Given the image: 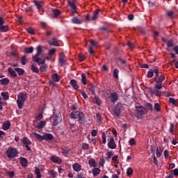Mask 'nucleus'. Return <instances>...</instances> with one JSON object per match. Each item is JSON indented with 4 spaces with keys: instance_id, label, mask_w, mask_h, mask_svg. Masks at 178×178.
<instances>
[{
    "instance_id": "obj_1",
    "label": "nucleus",
    "mask_w": 178,
    "mask_h": 178,
    "mask_svg": "<svg viewBox=\"0 0 178 178\" xmlns=\"http://www.w3.org/2000/svg\"><path fill=\"white\" fill-rule=\"evenodd\" d=\"M36 49L37 54L33 56V60L38 63V65H44V63H45V58L41 59L39 58L40 55L42 53V47H41V45H38Z\"/></svg>"
},
{
    "instance_id": "obj_2",
    "label": "nucleus",
    "mask_w": 178,
    "mask_h": 178,
    "mask_svg": "<svg viewBox=\"0 0 178 178\" xmlns=\"http://www.w3.org/2000/svg\"><path fill=\"white\" fill-rule=\"evenodd\" d=\"M70 116L71 119H78V122L80 123V124H83V122L86 120L84 113L81 111H73Z\"/></svg>"
},
{
    "instance_id": "obj_3",
    "label": "nucleus",
    "mask_w": 178,
    "mask_h": 178,
    "mask_svg": "<svg viewBox=\"0 0 178 178\" xmlns=\"http://www.w3.org/2000/svg\"><path fill=\"white\" fill-rule=\"evenodd\" d=\"M27 99V95L24 93H19L18 95V98L17 99V104L18 105L19 109H22L23 108V105H24V102Z\"/></svg>"
},
{
    "instance_id": "obj_4",
    "label": "nucleus",
    "mask_w": 178,
    "mask_h": 178,
    "mask_svg": "<svg viewBox=\"0 0 178 178\" xmlns=\"http://www.w3.org/2000/svg\"><path fill=\"white\" fill-rule=\"evenodd\" d=\"M19 152H17V149L13 147H8L6 151V154L8 158H15L17 156Z\"/></svg>"
},
{
    "instance_id": "obj_5",
    "label": "nucleus",
    "mask_w": 178,
    "mask_h": 178,
    "mask_svg": "<svg viewBox=\"0 0 178 178\" xmlns=\"http://www.w3.org/2000/svg\"><path fill=\"white\" fill-rule=\"evenodd\" d=\"M162 87L163 86L155 85L154 89L150 90L151 94H154V95H156V97H161V95H162V92L161 91Z\"/></svg>"
},
{
    "instance_id": "obj_6",
    "label": "nucleus",
    "mask_w": 178,
    "mask_h": 178,
    "mask_svg": "<svg viewBox=\"0 0 178 178\" xmlns=\"http://www.w3.org/2000/svg\"><path fill=\"white\" fill-rule=\"evenodd\" d=\"M22 144L24 145L26 151H31V148L29 145H31V140L27 137H24L22 140Z\"/></svg>"
},
{
    "instance_id": "obj_7",
    "label": "nucleus",
    "mask_w": 178,
    "mask_h": 178,
    "mask_svg": "<svg viewBox=\"0 0 178 178\" xmlns=\"http://www.w3.org/2000/svg\"><path fill=\"white\" fill-rule=\"evenodd\" d=\"M165 76L163 75H160L159 76H156L154 79V81L156 83L155 86H158L159 87H163L162 86V83H163V81H165Z\"/></svg>"
},
{
    "instance_id": "obj_8",
    "label": "nucleus",
    "mask_w": 178,
    "mask_h": 178,
    "mask_svg": "<svg viewBox=\"0 0 178 178\" xmlns=\"http://www.w3.org/2000/svg\"><path fill=\"white\" fill-rule=\"evenodd\" d=\"M136 113L140 116H143V115H145L148 112V111L145 108V107L141 106H136Z\"/></svg>"
},
{
    "instance_id": "obj_9",
    "label": "nucleus",
    "mask_w": 178,
    "mask_h": 178,
    "mask_svg": "<svg viewBox=\"0 0 178 178\" xmlns=\"http://www.w3.org/2000/svg\"><path fill=\"white\" fill-rule=\"evenodd\" d=\"M51 119L52 120V123L54 124V126H56L58 124H59V123H60V122H62V117H60V115H54L53 116L51 117Z\"/></svg>"
},
{
    "instance_id": "obj_10",
    "label": "nucleus",
    "mask_w": 178,
    "mask_h": 178,
    "mask_svg": "<svg viewBox=\"0 0 178 178\" xmlns=\"http://www.w3.org/2000/svg\"><path fill=\"white\" fill-rule=\"evenodd\" d=\"M109 98H111V102L115 104L119 99V96L118 95V92H111L109 95Z\"/></svg>"
},
{
    "instance_id": "obj_11",
    "label": "nucleus",
    "mask_w": 178,
    "mask_h": 178,
    "mask_svg": "<svg viewBox=\"0 0 178 178\" xmlns=\"http://www.w3.org/2000/svg\"><path fill=\"white\" fill-rule=\"evenodd\" d=\"M108 147L111 149H116V143H115V139L111 138L108 142Z\"/></svg>"
},
{
    "instance_id": "obj_12",
    "label": "nucleus",
    "mask_w": 178,
    "mask_h": 178,
    "mask_svg": "<svg viewBox=\"0 0 178 178\" xmlns=\"http://www.w3.org/2000/svg\"><path fill=\"white\" fill-rule=\"evenodd\" d=\"M121 109L122 106L120 104H117L113 109L114 115H115V116H120L122 112Z\"/></svg>"
},
{
    "instance_id": "obj_13",
    "label": "nucleus",
    "mask_w": 178,
    "mask_h": 178,
    "mask_svg": "<svg viewBox=\"0 0 178 178\" xmlns=\"http://www.w3.org/2000/svg\"><path fill=\"white\" fill-rule=\"evenodd\" d=\"M51 162H54V163H58V165H60L62 163V159L56 156H52L50 158Z\"/></svg>"
},
{
    "instance_id": "obj_14",
    "label": "nucleus",
    "mask_w": 178,
    "mask_h": 178,
    "mask_svg": "<svg viewBox=\"0 0 178 178\" xmlns=\"http://www.w3.org/2000/svg\"><path fill=\"white\" fill-rule=\"evenodd\" d=\"M1 129L5 131H8L10 129V121L7 120L2 124Z\"/></svg>"
},
{
    "instance_id": "obj_15",
    "label": "nucleus",
    "mask_w": 178,
    "mask_h": 178,
    "mask_svg": "<svg viewBox=\"0 0 178 178\" xmlns=\"http://www.w3.org/2000/svg\"><path fill=\"white\" fill-rule=\"evenodd\" d=\"M19 161L22 168H27V159L24 157H19Z\"/></svg>"
},
{
    "instance_id": "obj_16",
    "label": "nucleus",
    "mask_w": 178,
    "mask_h": 178,
    "mask_svg": "<svg viewBox=\"0 0 178 178\" xmlns=\"http://www.w3.org/2000/svg\"><path fill=\"white\" fill-rule=\"evenodd\" d=\"M59 63L60 64V66H63L65 65V62H66V60H65V54L62 53L59 55Z\"/></svg>"
},
{
    "instance_id": "obj_17",
    "label": "nucleus",
    "mask_w": 178,
    "mask_h": 178,
    "mask_svg": "<svg viewBox=\"0 0 178 178\" xmlns=\"http://www.w3.org/2000/svg\"><path fill=\"white\" fill-rule=\"evenodd\" d=\"M43 140H45L46 141L54 140V136L51 134H44L43 135Z\"/></svg>"
},
{
    "instance_id": "obj_18",
    "label": "nucleus",
    "mask_w": 178,
    "mask_h": 178,
    "mask_svg": "<svg viewBox=\"0 0 178 178\" xmlns=\"http://www.w3.org/2000/svg\"><path fill=\"white\" fill-rule=\"evenodd\" d=\"M72 168L74 172H80V170H81V166L79 163H75L74 164H73Z\"/></svg>"
},
{
    "instance_id": "obj_19",
    "label": "nucleus",
    "mask_w": 178,
    "mask_h": 178,
    "mask_svg": "<svg viewBox=\"0 0 178 178\" xmlns=\"http://www.w3.org/2000/svg\"><path fill=\"white\" fill-rule=\"evenodd\" d=\"M162 152H163V147H158L156 148V155L157 158H161V155H162Z\"/></svg>"
},
{
    "instance_id": "obj_20",
    "label": "nucleus",
    "mask_w": 178,
    "mask_h": 178,
    "mask_svg": "<svg viewBox=\"0 0 178 178\" xmlns=\"http://www.w3.org/2000/svg\"><path fill=\"white\" fill-rule=\"evenodd\" d=\"M70 84L73 87L74 90H79V85H77V81L74 79L70 81Z\"/></svg>"
},
{
    "instance_id": "obj_21",
    "label": "nucleus",
    "mask_w": 178,
    "mask_h": 178,
    "mask_svg": "<svg viewBox=\"0 0 178 178\" xmlns=\"http://www.w3.org/2000/svg\"><path fill=\"white\" fill-rule=\"evenodd\" d=\"M10 81L8 78H4V79L0 80V83L2 86H8V84H9Z\"/></svg>"
},
{
    "instance_id": "obj_22",
    "label": "nucleus",
    "mask_w": 178,
    "mask_h": 178,
    "mask_svg": "<svg viewBox=\"0 0 178 178\" xmlns=\"http://www.w3.org/2000/svg\"><path fill=\"white\" fill-rule=\"evenodd\" d=\"M51 79L53 81H55V83H58L60 80V77L58 74H54V75H52Z\"/></svg>"
},
{
    "instance_id": "obj_23",
    "label": "nucleus",
    "mask_w": 178,
    "mask_h": 178,
    "mask_svg": "<svg viewBox=\"0 0 178 178\" xmlns=\"http://www.w3.org/2000/svg\"><path fill=\"white\" fill-rule=\"evenodd\" d=\"M8 70V72L10 73V75L11 76V77H17V74H16V72H15V70H13V68L9 67Z\"/></svg>"
},
{
    "instance_id": "obj_24",
    "label": "nucleus",
    "mask_w": 178,
    "mask_h": 178,
    "mask_svg": "<svg viewBox=\"0 0 178 178\" xmlns=\"http://www.w3.org/2000/svg\"><path fill=\"white\" fill-rule=\"evenodd\" d=\"M88 164L91 168H95L97 166V162H95V159H93L88 161Z\"/></svg>"
},
{
    "instance_id": "obj_25",
    "label": "nucleus",
    "mask_w": 178,
    "mask_h": 178,
    "mask_svg": "<svg viewBox=\"0 0 178 178\" xmlns=\"http://www.w3.org/2000/svg\"><path fill=\"white\" fill-rule=\"evenodd\" d=\"M93 176H98L101 173V170L98 168H94L92 170Z\"/></svg>"
},
{
    "instance_id": "obj_26",
    "label": "nucleus",
    "mask_w": 178,
    "mask_h": 178,
    "mask_svg": "<svg viewBox=\"0 0 178 178\" xmlns=\"http://www.w3.org/2000/svg\"><path fill=\"white\" fill-rule=\"evenodd\" d=\"M52 12H53V17L54 18L58 17L59 15H60V11L58 9H52Z\"/></svg>"
},
{
    "instance_id": "obj_27",
    "label": "nucleus",
    "mask_w": 178,
    "mask_h": 178,
    "mask_svg": "<svg viewBox=\"0 0 178 178\" xmlns=\"http://www.w3.org/2000/svg\"><path fill=\"white\" fill-rule=\"evenodd\" d=\"M33 3H35L37 9H38L40 10V9H41V8H42V2L41 1H38L36 0H35L33 1Z\"/></svg>"
},
{
    "instance_id": "obj_28",
    "label": "nucleus",
    "mask_w": 178,
    "mask_h": 178,
    "mask_svg": "<svg viewBox=\"0 0 178 178\" xmlns=\"http://www.w3.org/2000/svg\"><path fill=\"white\" fill-rule=\"evenodd\" d=\"M35 175H36V178H41V171L40 170V168L38 167H35Z\"/></svg>"
},
{
    "instance_id": "obj_29",
    "label": "nucleus",
    "mask_w": 178,
    "mask_h": 178,
    "mask_svg": "<svg viewBox=\"0 0 178 178\" xmlns=\"http://www.w3.org/2000/svg\"><path fill=\"white\" fill-rule=\"evenodd\" d=\"M67 3L69 6L71 8V9L76 10L77 9V6H76V3L72 1H68Z\"/></svg>"
},
{
    "instance_id": "obj_30",
    "label": "nucleus",
    "mask_w": 178,
    "mask_h": 178,
    "mask_svg": "<svg viewBox=\"0 0 178 178\" xmlns=\"http://www.w3.org/2000/svg\"><path fill=\"white\" fill-rule=\"evenodd\" d=\"M72 22L74 24H81V23H83V21L79 19V18H77V17L72 18Z\"/></svg>"
},
{
    "instance_id": "obj_31",
    "label": "nucleus",
    "mask_w": 178,
    "mask_h": 178,
    "mask_svg": "<svg viewBox=\"0 0 178 178\" xmlns=\"http://www.w3.org/2000/svg\"><path fill=\"white\" fill-rule=\"evenodd\" d=\"M45 124H47V122L45 121H40L37 126L38 129H44L45 127Z\"/></svg>"
},
{
    "instance_id": "obj_32",
    "label": "nucleus",
    "mask_w": 178,
    "mask_h": 178,
    "mask_svg": "<svg viewBox=\"0 0 178 178\" xmlns=\"http://www.w3.org/2000/svg\"><path fill=\"white\" fill-rule=\"evenodd\" d=\"M33 136L38 140L39 141H42L44 140V135L41 136L37 133H33Z\"/></svg>"
},
{
    "instance_id": "obj_33",
    "label": "nucleus",
    "mask_w": 178,
    "mask_h": 178,
    "mask_svg": "<svg viewBox=\"0 0 178 178\" xmlns=\"http://www.w3.org/2000/svg\"><path fill=\"white\" fill-rule=\"evenodd\" d=\"M31 70H33L34 73H38V72H40V70H38V67H37L34 63L31 65Z\"/></svg>"
},
{
    "instance_id": "obj_34",
    "label": "nucleus",
    "mask_w": 178,
    "mask_h": 178,
    "mask_svg": "<svg viewBox=\"0 0 178 178\" xmlns=\"http://www.w3.org/2000/svg\"><path fill=\"white\" fill-rule=\"evenodd\" d=\"M33 51H34V47H33L25 48V51H24L26 54H33Z\"/></svg>"
},
{
    "instance_id": "obj_35",
    "label": "nucleus",
    "mask_w": 178,
    "mask_h": 178,
    "mask_svg": "<svg viewBox=\"0 0 178 178\" xmlns=\"http://www.w3.org/2000/svg\"><path fill=\"white\" fill-rule=\"evenodd\" d=\"M0 30L3 33H6L9 30V27L6 25H0Z\"/></svg>"
},
{
    "instance_id": "obj_36",
    "label": "nucleus",
    "mask_w": 178,
    "mask_h": 178,
    "mask_svg": "<svg viewBox=\"0 0 178 178\" xmlns=\"http://www.w3.org/2000/svg\"><path fill=\"white\" fill-rule=\"evenodd\" d=\"M81 81L84 86L87 85V78L86 77V74H81Z\"/></svg>"
},
{
    "instance_id": "obj_37",
    "label": "nucleus",
    "mask_w": 178,
    "mask_h": 178,
    "mask_svg": "<svg viewBox=\"0 0 178 178\" xmlns=\"http://www.w3.org/2000/svg\"><path fill=\"white\" fill-rule=\"evenodd\" d=\"M15 71L18 73L19 76H23L24 74V70L22 68H15Z\"/></svg>"
},
{
    "instance_id": "obj_38",
    "label": "nucleus",
    "mask_w": 178,
    "mask_h": 178,
    "mask_svg": "<svg viewBox=\"0 0 178 178\" xmlns=\"http://www.w3.org/2000/svg\"><path fill=\"white\" fill-rule=\"evenodd\" d=\"M154 72L155 76L159 77V68L158 67H154L153 69V73Z\"/></svg>"
},
{
    "instance_id": "obj_39",
    "label": "nucleus",
    "mask_w": 178,
    "mask_h": 178,
    "mask_svg": "<svg viewBox=\"0 0 178 178\" xmlns=\"http://www.w3.org/2000/svg\"><path fill=\"white\" fill-rule=\"evenodd\" d=\"M22 8L25 12H30L31 10V8L27 4H23Z\"/></svg>"
},
{
    "instance_id": "obj_40",
    "label": "nucleus",
    "mask_w": 178,
    "mask_h": 178,
    "mask_svg": "<svg viewBox=\"0 0 178 178\" xmlns=\"http://www.w3.org/2000/svg\"><path fill=\"white\" fill-rule=\"evenodd\" d=\"M49 44L56 47V45H58V40H56V38H53L51 42H49Z\"/></svg>"
},
{
    "instance_id": "obj_41",
    "label": "nucleus",
    "mask_w": 178,
    "mask_h": 178,
    "mask_svg": "<svg viewBox=\"0 0 178 178\" xmlns=\"http://www.w3.org/2000/svg\"><path fill=\"white\" fill-rule=\"evenodd\" d=\"M47 69H48V65H47V64H44L40 67V72H47Z\"/></svg>"
},
{
    "instance_id": "obj_42",
    "label": "nucleus",
    "mask_w": 178,
    "mask_h": 178,
    "mask_svg": "<svg viewBox=\"0 0 178 178\" xmlns=\"http://www.w3.org/2000/svg\"><path fill=\"white\" fill-rule=\"evenodd\" d=\"M1 95L3 98V99H6V100L9 99V94L8 92H2Z\"/></svg>"
},
{
    "instance_id": "obj_43",
    "label": "nucleus",
    "mask_w": 178,
    "mask_h": 178,
    "mask_svg": "<svg viewBox=\"0 0 178 178\" xmlns=\"http://www.w3.org/2000/svg\"><path fill=\"white\" fill-rule=\"evenodd\" d=\"M147 77H148V79H151L154 77V70H149L147 74Z\"/></svg>"
},
{
    "instance_id": "obj_44",
    "label": "nucleus",
    "mask_w": 178,
    "mask_h": 178,
    "mask_svg": "<svg viewBox=\"0 0 178 178\" xmlns=\"http://www.w3.org/2000/svg\"><path fill=\"white\" fill-rule=\"evenodd\" d=\"M113 77H115V79H118L119 77V70L115 69L113 70Z\"/></svg>"
},
{
    "instance_id": "obj_45",
    "label": "nucleus",
    "mask_w": 178,
    "mask_h": 178,
    "mask_svg": "<svg viewBox=\"0 0 178 178\" xmlns=\"http://www.w3.org/2000/svg\"><path fill=\"white\" fill-rule=\"evenodd\" d=\"M154 109L156 112H160L161 111V105L159 104L156 103L154 104Z\"/></svg>"
},
{
    "instance_id": "obj_46",
    "label": "nucleus",
    "mask_w": 178,
    "mask_h": 178,
    "mask_svg": "<svg viewBox=\"0 0 178 178\" xmlns=\"http://www.w3.org/2000/svg\"><path fill=\"white\" fill-rule=\"evenodd\" d=\"M26 61H27V58L26 57V56H22L21 58V63L23 66L26 65Z\"/></svg>"
},
{
    "instance_id": "obj_47",
    "label": "nucleus",
    "mask_w": 178,
    "mask_h": 178,
    "mask_svg": "<svg viewBox=\"0 0 178 178\" xmlns=\"http://www.w3.org/2000/svg\"><path fill=\"white\" fill-rule=\"evenodd\" d=\"M127 176H131L133 175V168H128L127 170Z\"/></svg>"
},
{
    "instance_id": "obj_48",
    "label": "nucleus",
    "mask_w": 178,
    "mask_h": 178,
    "mask_svg": "<svg viewBox=\"0 0 178 178\" xmlns=\"http://www.w3.org/2000/svg\"><path fill=\"white\" fill-rule=\"evenodd\" d=\"M102 138L103 144H106V135L105 134V132L102 133Z\"/></svg>"
},
{
    "instance_id": "obj_49",
    "label": "nucleus",
    "mask_w": 178,
    "mask_h": 178,
    "mask_svg": "<svg viewBox=\"0 0 178 178\" xmlns=\"http://www.w3.org/2000/svg\"><path fill=\"white\" fill-rule=\"evenodd\" d=\"M168 101L170 104H172L174 106H176L177 104H176V99H175V98L170 97Z\"/></svg>"
},
{
    "instance_id": "obj_50",
    "label": "nucleus",
    "mask_w": 178,
    "mask_h": 178,
    "mask_svg": "<svg viewBox=\"0 0 178 178\" xmlns=\"http://www.w3.org/2000/svg\"><path fill=\"white\" fill-rule=\"evenodd\" d=\"M79 58L80 62H83V60H84L86 59V56L83 54H79Z\"/></svg>"
},
{
    "instance_id": "obj_51",
    "label": "nucleus",
    "mask_w": 178,
    "mask_h": 178,
    "mask_svg": "<svg viewBox=\"0 0 178 178\" xmlns=\"http://www.w3.org/2000/svg\"><path fill=\"white\" fill-rule=\"evenodd\" d=\"M96 118H97V120L98 123H101L102 115L99 113L96 114Z\"/></svg>"
},
{
    "instance_id": "obj_52",
    "label": "nucleus",
    "mask_w": 178,
    "mask_h": 178,
    "mask_svg": "<svg viewBox=\"0 0 178 178\" xmlns=\"http://www.w3.org/2000/svg\"><path fill=\"white\" fill-rule=\"evenodd\" d=\"M107 159H111L112 158V156H113L114 153L113 152H107Z\"/></svg>"
},
{
    "instance_id": "obj_53",
    "label": "nucleus",
    "mask_w": 178,
    "mask_h": 178,
    "mask_svg": "<svg viewBox=\"0 0 178 178\" xmlns=\"http://www.w3.org/2000/svg\"><path fill=\"white\" fill-rule=\"evenodd\" d=\"M27 32L29 33V34H34V29L31 27L28 28L27 29Z\"/></svg>"
},
{
    "instance_id": "obj_54",
    "label": "nucleus",
    "mask_w": 178,
    "mask_h": 178,
    "mask_svg": "<svg viewBox=\"0 0 178 178\" xmlns=\"http://www.w3.org/2000/svg\"><path fill=\"white\" fill-rule=\"evenodd\" d=\"M146 107L147 108V109H149V111H154V108L152 107V104L147 103L146 104Z\"/></svg>"
},
{
    "instance_id": "obj_55",
    "label": "nucleus",
    "mask_w": 178,
    "mask_h": 178,
    "mask_svg": "<svg viewBox=\"0 0 178 178\" xmlns=\"http://www.w3.org/2000/svg\"><path fill=\"white\" fill-rule=\"evenodd\" d=\"M95 101L96 104H97L98 105L101 104V99H99V97L95 96Z\"/></svg>"
},
{
    "instance_id": "obj_56",
    "label": "nucleus",
    "mask_w": 178,
    "mask_h": 178,
    "mask_svg": "<svg viewBox=\"0 0 178 178\" xmlns=\"http://www.w3.org/2000/svg\"><path fill=\"white\" fill-rule=\"evenodd\" d=\"M167 47L168 48H172V47H173V41L170 40L167 42Z\"/></svg>"
},
{
    "instance_id": "obj_57",
    "label": "nucleus",
    "mask_w": 178,
    "mask_h": 178,
    "mask_svg": "<svg viewBox=\"0 0 178 178\" xmlns=\"http://www.w3.org/2000/svg\"><path fill=\"white\" fill-rule=\"evenodd\" d=\"M56 52V50L55 49H51L49 51L48 55H54Z\"/></svg>"
},
{
    "instance_id": "obj_58",
    "label": "nucleus",
    "mask_w": 178,
    "mask_h": 178,
    "mask_svg": "<svg viewBox=\"0 0 178 178\" xmlns=\"http://www.w3.org/2000/svg\"><path fill=\"white\" fill-rule=\"evenodd\" d=\"M174 129H175V124H170V132L171 133V134H173V130Z\"/></svg>"
},
{
    "instance_id": "obj_59",
    "label": "nucleus",
    "mask_w": 178,
    "mask_h": 178,
    "mask_svg": "<svg viewBox=\"0 0 178 178\" xmlns=\"http://www.w3.org/2000/svg\"><path fill=\"white\" fill-rule=\"evenodd\" d=\"M129 145H134L136 144V140H134V138H131L129 140Z\"/></svg>"
},
{
    "instance_id": "obj_60",
    "label": "nucleus",
    "mask_w": 178,
    "mask_h": 178,
    "mask_svg": "<svg viewBox=\"0 0 178 178\" xmlns=\"http://www.w3.org/2000/svg\"><path fill=\"white\" fill-rule=\"evenodd\" d=\"M89 147H90L88 146V144H87V143H83L82 145V149H88Z\"/></svg>"
},
{
    "instance_id": "obj_61",
    "label": "nucleus",
    "mask_w": 178,
    "mask_h": 178,
    "mask_svg": "<svg viewBox=\"0 0 178 178\" xmlns=\"http://www.w3.org/2000/svg\"><path fill=\"white\" fill-rule=\"evenodd\" d=\"M42 119V113H40L36 117V120H41Z\"/></svg>"
},
{
    "instance_id": "obj_62",
    "label": "nucleus",
    "mask_w": 178,
    "mask_h": 178,
    "mask_svg": "<svg viewBox=\"0 0 178 178\" xmlns=\"http://www.w3.org/2000/svg\"><path fill=\"white\" fill-rule=\"evenodd\" d=\"M88 51L90 55H94V50L92 49V46H90L88 49Z\"/></svg>"
},
{
    "instance_id": "obj_63",
    "label": "nucleus",
    "mask_w": 178,
    "mask_h": 178,
    "mask_svg": "<svg viewBox=\"0 0 178 178\" xmlns=\"http://www.w3.org/2000/svg\"><path fill=\"white\" fill-rule=\"evenodd\" d=\"M63 155H65V156H67V155H69V150L67 149H63Z\"/></svg>"
},
{
    "instance_id": "obj_64",
    "label": "nucleus",
    "mask_w": 178,
    "mask_h": 178,
    "mask_svg": "<svg viewBox=\"0 0 178 178\" xmlns=\"http://www.w3.org/2000/svg\"><path fill=\"white\" fill-rule=\"evenodd\" d=\"M172 49L175 51L177 55H178V46H175Z\"/></svg>"
}]
</instances>
